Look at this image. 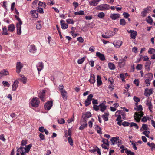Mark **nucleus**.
<instances>
[{
    "label": "nucleus",
    "mask_w": 155,
    "mask_h": 155,
    "mask_svg": "<svg viewBox=\"0 0 155 155\" xmlns=\"http://www.w3.org/2000/svg\"><path fill=\"white\" fill-rule=\"evenodd\" d=\"M105 15L103 12H100L97 15V16L100 18H103L105 16Z\"/></svg>",
    "instance_id": "46"
},
{
    "label": "nucleus",
    "mask_w": 155,
    "mask_h": 155,
    "mask_svg": "<svg viewBox=\"0 0 155 155\" xmlns=\"http://www.w3.org/2000/svg\"><path fill=\"white\" fill-rule=\"evenodd\" d=\"M96 55L98 57L101 61H104L105 60V57L104 55L99 52H97L96 53Z\"/></svg>",
    "instance_id": "22"
},
{
    "label": "nucleus",
    "mask_w": 155,
    "mask_h": 155,
    "mask_svg": "<svg viewBox=\"0 0 155 155\" xmlns=\"http://www.w3.org/2000/svg\"><path fill=\"white\" fill-rule=\"evenodd\" d=\"M15 29V27L13 24L10 25L8 27V30L11 32H13Z\"/></svg>",
    "instance_id": "30"
},
{
    "label": "nucleus",
    "mask_w": 155,
    "mask_h": 155,
    "mask_svg": "<svg viewBox=\"0 0 155 155\" xmlns=\"http://www.w3.org/2000/svg\"><path fill=\"white\" fill-rule=\"evenodd\" d=\"M120 24L122 25H124L126 24L125 21L124 19H122L120 20Z\"/></svg>",
    "instance_id": "61"
},
{
    "label": "nucleus",
    "mask_w": 155,
    "mask_h": 155,
    "mask_svg": "<svg viewBox=\"0 0 155 155\" xmlns=\"http://www.w3.org/2000/svg\"><path fill=\"white\" fill-rule=\"evenodd\" d=\"M121 110H118L115 113V116L117 117L116 120H120V119H121Z\"/></svg>",
    "instance_id": "19"
},
{
    "label": "nucleus",
    "mask_w": 155,
    "mask_h": 155,
    "mask_svg": "<svg viewBox=\"0 0 155 155\" xmlns=\"http://www.w3.org/2000/svg\"><path fill=\"white\" fill-rule=\"evenodd\" d=\"M85 59V57H84L81 58L79 59L78 61V63L79 64H82Z\"/></svg>",
    "instance_id": "44"
},
{
    "label": "nucleus",
    "mask_w": 155,
    "mask_h": 155,
    "mask_svg": "<svg viewBox=\"0 0 155 155\" xmlns=\"http://www.w3.org/2000/svg\"><path fill=\"white\" fill-rule=\"evenodd\" d=\"M108 66L109 68L111 70H113L115 69V65L113 63H109L108 64Z\"/></svg>",
    "instance_id": "35"
},
{
    "label": "nucleus",
    "mask_w": 155,
    "mask_h": 155,
    "mask_svg": "<svg viewBox=\"0 0 155 155\" xmlns=\"http://www.w3.org/2000/svg\"><path fill=\"white\" fill-rule=\"evenodd\" d=\"M18 83L19 82L17 80H16L15 81L12 86L13 91H15L16 90L18 86Z\"/></svg>",
    "instance_id": "26"
},
{
    "label": "nucleus",
    "mask_w": 155,
    "mask_h": 155,
    "mask_svg": "<svg viewBox=\"0 0 155 155\" xmlns=\"http://www.w3.org/2000/svg\"><path fill=\"white\" fill-rule=\"evenodd\" d=\"M52 106V102L51 101H50L45 104L44 107L46 110H48L51 108Z\"/></svg>",
    "instance_id": "10"
},
{
    "label": "nucleus",
    "mask_w": 155,
    "mask_h": 155,
    "mask_svg": "<svg viewBox=\"0 0 155 155\" xmlns=\"http://www.w3.org/2000/svg\"><path fill=\"white\" fill-rule=\"evenodd\" d=\"M93 97V95L91 94H89L87 98L85 100L84 102V104L86 106H88L91 104V101L92 100V98Z\"/></svg>",
    "instance_id": "5"
},
{
    "label": "nucleus",
    "mask_w": 155,
    "mask_h": 155,
    "mask_svg": "<svg viewBox=\"0 0 155 155\" xmlns=\"http://www.w3.org/2000/svg\"><path fill=\"white\" fill-rule=\"evenodd\" d=\"M61 95L62 96L63 99L66 100L67 99V93L65 90H64L63 91H61Z\"/></svg>",
    "instance_id": "28"
},
{
    "label": "nucleus",
    "mask_w": 155,
    "mask_h": 155,
    "mask_svg": "<svg viewBox=\"0 0 155 155\" xmlns=\"http://www.w3.org/2000/svg\"><path fill=\"white\" fill-rule=\"evenodd\" d=\"M148 128V125L147 124H142V127L140 129V131H142L143 130H147Z\"/></svg>",
    "instance_id": "42"
},
{
    "label": "nucleus",
    "mask_w": 155,
    "mask_h": 155,
    "mask_svg": "<svg viewBox=\"0 0 155 155\" xmlns=\"http://www.w3.org/2000/svg\"><path fill=\"white\" fill-rule=\"evenodd\" d=\"M125 152L128 155H132L134 153L133 152H131L130 150H128L127 148H125Z\"/></svg>",
    "instance_id": "54"
},
{
    "label": "nucleus",
    "mask_w": 155,
    "mask_h": 155,
    "mask_svg": "<svg viewBox=\"0 0 155 155\" xmlns=\"http://www.w3.org/2000/svg\"><path fill=\"white\" fill-rule=\"evenodd\" d=\"M91 116V114L90 112H87L84 115L83 119L84 120H86L87 118L90 117Z\"/></svg>",
    "instance_id": "33"
},
{
    "label": "nucleus",
    "mask_w": 155,
    "mask_h": 155,
    "mask_svg": "<svg viewBox=\"0 0 155 155\" xmlns=\"http://www.w3.org/2000/svg\"><path fill=\"white\" fill-rule=\"evenodd\" d=\"M134 83L137 86L139 85V81L138 79H135L134 81Z\"/></svg>",
    "instance_id": "62"
},
{
    "label": "nucleus",
    "mask_w": 155,
    "mask_h": 155,
    "mask_svg": "<svg viewBox=\"0 0 155 155\" xmlns=\"http://www.w3.org/2000/svg\"><path fill=\"white\" fill-rule=\"evenodd\" d=\"M151 63L150 61H148L146 63L145 65V67L146 69L148 71L150 70V66L151 65Z\"/></svg>",
    "instance_id": "41"
},
{
    "label": "nucleus",
    "mask_w": 155,
    "mask_h": 155,
    "mask_svg": "<svg viewBox=\"0 0 155 155\" xmlns=\"http://www.w3.org/2000/svg\"><path fill=\"white\" fill-rule=\"evenodd\" d=\"M109 115V114L108 113H105L104 114L102 115V117L104 121H106L108 120V116Z\"/></svg>",
    "instance_id": "38"
},
{
    "label": "nucleus",
    "mask_w": 155,
    "mask_h": 155,
    "mask_svg": "<svg viewBox=\"0 0 155 155\" xmlns=\"http://www.w3.org/2000/svg\"><path fill=\"white\" fill-rule=\"evenodd\" d=\"M87 124H86V123L84 124L81 125L79 127V129L80 130H81L84 129L87 127Z\"/></svg>",
    "instance_id": "58"
},
{
    "label": "nucleus",
    "mask_w": 155,
    "mask_h": 155,
    "mask_svg": "<svg viewBox=\"0 0 155 155\" xmlns=\"http://www.w3.org/2000/svg\"><path fill=\"white\" fill-rule=\"evenodd\" d=\"M15 17L16 19L18 20V22L17 24H21L22 23V22L19 18L17 15H15Z\"/></svg>",
    "instance_id": "60"
},
{
    "label": "nucleus",
    "mask_w": 155,
    "mask_h": 155,
    "mask_svg": "<svg viewBox=\"0 0 155 155\" xmlns=\"http://www.w3.org/2000/svg\"><path fill=\"white\" fill-rule=\"evenodd\" d=\"M66 22L69 24H73L74 21L72 19L69 18L66 20Z\"/></svg>",
    "instance_id": "48"
},
{
    "label": "nucleus",
    "mask_w": 155,
    "mask_h": 155,
    "mask_svg": "<svg viewBox=\"0 0 155 155\" xmlns=\"http://www.w3.org/2000/svg\"><path fill=\"white\" fill-rule=\"evenodd\" d=\"M127 56H125L123 58H121L119 59V61L118 62L119 65H120L123 64L124 65L125 64V62L127 60Z\"/></svg>",
    "instance_id": "12"
},
{
    "label": "nucleus",
    "mask_w": 155,
    "mask_h": 155,
    "mask_svg": "<svg viewBox=\"0 0 155 155\" xmlns=\"http://www.w3.org/2000/svg\"><path fill=\"white\" fill-rule=\"evenodd\" d=\"M58 89L60 91V92L61 91H63L64 90V87L62 84H60L58 87Z\"/></svg>",
    "instance_id": "50"
},
{
    "label": "nucleus",
    "mask_w": 155,
    "mask_h": 155,
    "mask_svg": "<svg viewBox=\"0 0 155 155\" xmlns=\"http://www.w3.org/2000/svg\"><path fill=\"white\" fill-rule=\"evenodd\" d=\"M8 71L6 69H3L0 72V79L2 77L9 75Z\"/></svg>",
    "instance_id": "11"
},
{
    "label": "nucleus",
    "mask_w": 155,
    "mask_h": 155,
    "mask_svg": "<svg viewBox=\"0 0 155 155\" xmlns=\"http://www.w3.org/2000/svg\"><path fill=\"white\" fill-rule=\"evenodd\" d=\"M120 17L118 14H111L110 15V17L114 20L117 19Z\"/></svg>",
    "instance_id": "18"
},
{
    "label": "nucleus",
    "mask_w": 155,
    "mask_h": 155,
    "mask_svg": "<svg viewBox=\"0 0 155 155\" xmlns=\"http://www.w3.org/2000/svg\"><path fill=\"white\" fill-rule=\"evenodd\" d=\"M30 13L31 15L32 16L35 18H37L38 17V13L36 10H32L30 12Z\"/></svg>",
    "instance_id": "17"
},
{
    "label": "nucleus",
    "mask_w": 155,
    "mask_h": 155,
    "mask_svg": "<svg viewBox=\"0 0 155 155\" xmlns=\"http://www.w3.org/2000/svg\"><path fill=\"white\" fill-rule=\"evenodd\" d=\"M147 144L150 147L152 150H153L154 149H155V144L154 143H150L149 142L147 143Z\"/></svg>",
    "instance_id": "39"
},
{
    "label": "nucleus",
    "mask_w": 155,
    "mask_h": 155,
    "mask_svg": "<svg viewBox=\"0 0 155 155\" xmlns=\"http://www.w3.org/2000/svg\"><path fill=\"white\" fill-rule=\"evenodd\" d=\"M100 110L101 111L103 112L106 109L107 106L103 103H101L99 105Z\"/></svg>",
    "instance_id": "24"
},
{
    "label": "nucleus",
    "mask_w": 155,
    "mask_h": 155,
    "mask_svg": "<svg viewBox=\"0 0 155 155\" xmlns=\"http://www.w3.org/2000/svg\"><path fill=\"white\" fill-rule=\"evenodd\" d=\"M151 80H149L146 79L145 80V83L147 87H148L150 85V81Z\"/></svg>",
    "instance_id": "57"
},
{
    "label": "nucleus",
    "mask_w": 155,
    "mask_h": 155,
    "mask_svg": "<svg viewBox=\"0 0 155 155\" xmlns=\"http://www.w3.org/2000/svg\"><path fill=\"white\" fill-rule=\"evenodd\" d=\"M122 42L120 40L115 41L113 43L114 46L117 48H119L122 45Z\"/></svg>",
    "instance_id": "16"
},
{
    "label": "nucleus",
    "mask_w": 155,
    "mask_h": 155,
    "mask_svg": "<svg viewBox=\"0 0 155 155\" xmlns=\"http://www.w3.org/2000/svg\"><path fill=\"white\" fill-rule=\"evenodd\" d=\"M102 142L103 143V144H106L107 146H109V142L108 140L105 139H103L102 140Z\"/></svg>",
    "instance_id": "55"
},
{
    "label": "nucleus",
    "mask_w": 155,
    "mask_h": 155,
    "mask_svg": "<svg viewBox=\"0 0 155 155\" xmlns=\"http://www.w3.org/2000/svg\"><path fill=\"white\" fill-rule=\"evenodd\" d=\"M153 90L152 89H146L144 91V95L146 97H148L152 94Z\"/></svg>",
    "instance_id": "15"
},
{
    "label": "nucleus",
    "mask_w": 155,
    "mask_h": 155,
    "mask_svg": "<svg viewBox=\"0 0 155 155\" xmlns=\"http://www.w3.org/2000/svg\"><path fill=\"white\" fill-rule=\"evenodd\" d=\"M38 0H35L32 2V7L33 8H35L36 7L37 4L38 2Z\"/></svg>",
    "instance_id": "49"
},
{
    "label": "nucleus",
    "mask_w": 155,
    "mask_h": 155,
    "mask_svg": "<svg viewBox=\"0 0 155 155\" xmlns=\"http://www.w3.org/2000/svg\"><path fill=\"white\" fill-rule=\"evenodd\" d=\"M133 126L134 127L137 129H138L139 128V127L136 123L134 122H131L130 123V127H131Z\"/></svg>",
    "instance_id": "45"
},
{
    "label": "nucleus",
    "mask_w": 155,
    "mask_h": 155,
    "mask_svg": "<svg viewBox=\"0 0 155 155\" xmlns=\"http://www.w3.org/2000/svg\"><path fill=\"white\" fill-rule=\"evenodd\" d=\"M109 5L105 4H101L96 7V9L97 10L100 11L107 10L109 9Z\"/></svg>",
    "instance_id": "2"
},
{
    "label": "nucleus",
    "mask_w": 155,
    "mask_h": 155,
    "mask_svg": "<svg viewBox=\"0 0 155 155\" xmlns=\"http://www.w3.org/2000/svg\"><path fill=\"white\" fill-rule=\"evenodd\" d=\"M151 98H148L146 100L145 103L146 105L148 107V109L150 112H152V110L153 109V106L152 105V103L151 102Z\"/></svg>",
    "instance_id": "3"
},
{
    "label": "nucleus",
    "mask_w": 155,
    "mask_h": 155,
    "mask_svg": "<svg viewBox=\"0 0 155 155\" xmlns=\"http://www.w3.org/2000/svg\"><path fill=\"white\" fill-rule=\"evenodd\" d=\"M39 100L38 98L37 97L33 98L31 101V106L34 107H37L39 104Z\"/></svg>",
    "instance_id": "4"
},
{
    "label": "nucleus",
    "mask_w": 155,
    "mask_h": 155,
    "mask_svg": "<svg viewBox=\"0 0 155 155\" xmlns=\"http://www.w3.org/2000/svg\"><path fill=\"white\" fill-rule=\"evenodd\" d=\"M119 140V137H113L111 138L110 141L112 143V145L116 144L118 142Z\"/></svg>",
    "instance_id": "13"
},
{
    "label": "nucleus",
    "mask_w": 155,
    "mask_h": 155,
    "mask_svg": "<svg viewBox=\"0 0 155 155\" xmlns=\"http://www.w3.org/2000/svg\"><path fill=\"white\" fill-rule=\"evenodd\" d=\"M135 109L138 112L135 113L134 117L136 121L139 122L141 117L143 115V112H142L143 110L142 107L141 105H139L137 106L135 108Z\"/></svg>",
    "instance_id": "1"
},
{
    "label": "nucleus",
    "mask_w": 155,
    "mask_h": 155,
    "mask_svg": "<svg viewBox=\"0 0 155 155\" xmlns=\"http://www.w3.org/2000/svg\"><path fill=\"white\" fill-rule=\"evenodd\" d=\"M32 146V144H30L26 146L25 148V153H28Z\"/></svg>",
    "instance_id": "31"
},
{
    "label": "nucleus",
    "mask_w": 155,
    "mask_h": 155,
    "mask_svg": "<svg viewBox=\"0 0 155 155\" xmlns=\"http://www.w3.org/2000/svg\"><path fill=\"white\" fill-rule=\"evenodd\" d=\"M127 31L128 33H130V37L131 38L135 39L136 38L137 35V32L136 31H134L133 30H127Z\"/></svg>",
    "instance_id": "8"
},
{
    "label": "nucleus",
    "mask_w": 155,
    "mask_h": 155,
    "mask_svg": "<svg viewBox=\"0 0 155 155\" xmlns=\"http://www.w3.org/2000/svg\"><path fill=\"white\" fill-rule=\"evenodd\" d=\"M148 23L152 24L153 22V21L151 18L150 16H148L146 19Z\"/></svg>",
    "instance_id": "51"
},
{
    "label": "nucleus",
    "mask_w": 155,
    "mask_h": 155,
    "mask_svg": "<svg viewBox=\"0 0 155 155\" xmlns=\"http://www.w3.org/2000/svg\"><path fill=\"white\" fill-rule=\"evenodd\" d=\"M97 85L98 86H99L101 85L102 83V82L101 80V77L99 75H97Z\"/></svg>",
    "instance_id": "34"
},
{
    "label": "nucleus",
    "mask_w": 155,
    "mask_h": 155,
    "mask_svg": "<svg viewBox=\"0 0 155 155\" xmlns=\"http://www.w3.org/2000/svg\"><path fill=\"white\" fill-rule=\"evenodd\" d=\"M36 66L38 71L39 72L43 69L44 65L42 62H39L37 64Z\"/></svg>",
    "instance_id": "21"
},
{
    "label": "nucleus",
    "mask_w": 155,
    "mask_h": 155,
    "mask_svg": "<svg viewBox=\"0 0 155 155\" xmlns=\"http://www.w3.org/2000/svg\"><path fill=\"white\" fill-rule=\"evenodd\" d=\"M46 91V90H43L41 91L39 93L38 97L43 101H45L44 96Z\"/></svg>",
    "instance_id": "7"
},
{
    "label": "nucleus",
    "mask_w": 155,
    "mask_h": 155,
    "mask_svg": "<svg viewBox=\"0 0 155 155\" xmlns=\"http://www.w3.org/2000/svg\"><path fill=\"white\" fill-rule=\"evenodd\" d=\"M149 54H151L155 53V49L152 48H150L148 51Z\"/></svg>",
    "instance_id": "56"
},
{
    "label": "nucleus",
    "mask_w": 155,
    "mask_h": 155,
    "mask_svg": "<svg viewBox=\"0 0 155 155\" xmlns=\"http://www.w3.org/2000/svg\"><path fill=\"white\" fill-rule=\"evenodd\" d=\"M58 122L60 124H63L65 123V120L63 118L59 119L58 120Z\"/></svg>",
    "instance_id": "59"
},
{
    "label": "nucleus",
    "mask_w": 155,
    "mask_h": 155,
    "mask_svg": "<svg viewBox=\"0 0 155 155\" xmlns=\"http://www.w3.org/2000/svg\"><path fill=\"white\" fill-rule=\"evenodd\" d=\"M2 34L3 35H8V31L6 27L5 26L2 28Z\"/></svg>",
    "instance_id": "40"
},
{
    "label": "nucleus",
    "mask_w": 155,
    "mask_h": 155,
    "mask_svg": "<svg viewBox=\"0 0 155 155\" xmlns=\"http://www.w3.org/2000/svg\"><path fill=\"white\" fill-rule=\"evenodd\" d=\"M145 77L147 79L152 80L153 77V75L152 73H149L145 74Z\"/></svg>",
    "instance_id": "32"
},
{
    "label": "nucleus",
    "mask_w": 155,
    "mask_h": 155,
    "mask_svg": "<svg viewBox=\"0 0 155 155\" xmlns=\"http://www.w3.org/2000/svg\"><path fill=\"white\" fill-rule=\"evenodd\" d=\"M37 49L34 45H31L30 46V48L29 50V52L31 53H34L36 51Z\"/></svg>",
    "instance_id": "27"
},
{
    "label": "nucleus",
    "mask_w": 155,
    "mask_h": 155,
    "mask_svg": "<svg viewBox=\"0 0 155 155\" xmlns=\"http://www.w3.org/2000/svg\"><path fill=\"white\" fill-rule=\"evenodd\" d=\"M95 129L97 131V133L100 134H102L101 131V129L100 127L97 125H95Z\"/></svg>",
    "instance_id": "36"
},
{
    "label": "nucleus",
    "mask_w": 155,
    "mask_h": 155,
    "mask_svg": "<svg viewBox=\"0 0 155 155\" xmlns=\"http://www.w3.org/2000/svg\"><path fill=\"white\" fill-rule=\"evenodd\" d=\"M99 1L98 0H93L92 1H90L89 3L91 6H96L98 4Z\"/></svg>",
    "instance_id": "29"
},
{
    "label": "nucleus",
    "mask_w": 155,
    "mask_h": 155,
    "mask_svg": "<svg viewBox=\"0 0 155 155\" xmlns=\"http://www.w3.org/2000/svg\"><path fill=\"white\" fill-rule=\"evenodd\" d=\"M75 15H83L84 14V12L83 11L81 10L78 12H76L74 13Z\"/></svg>",
    "instance_id": "52"
},
{
    "label": "nucleus",
    "mask_w": 155,
    "mask_h": 155,
    "mask_svg": "<svg viewBox=\"0 0 155 155\" xmlns=\"http://www.w3.org/2000/svg\"><path fill=\"white\" fill-rule=\"evenodd\" d=\"M151 7H147L145 8L141 13V15L142 17L145 16L147 14L149 13L150 11Z\"/></svg>",
    "instance_id": "9"
},
{
    "label": "nucleus",
    "mask_w": 155,
    "mask_h": 155,
    "mask_svg": "<svg viewBox=\"0 0 155 155\" xmlns=\"http://www.w3.org/2000/svg\"><path fill=\"white\" fill-rule=\"evenodd\" d=\"M115 34V32H113L110 31H107L106 33V34H107L108 36H109V38L110 37L114 36Z\"/></svg>",
    "instance_id": "37"
},
{
    "label": "nucleus",
    "mask_w": 155,
    "mask_h": 155,
    "mask_svg": "<svg viewBox=\"0 0 155 155\" xmlns=\"http://www.w3.org/2000/svg\"><path fill=\"white\" fill-rule=\"evenodd\" d=\"M54 4V2L53 1L51 0H48V2H47V4L48 5H52Z\"/></svg>",
    "instance_id": "63"
},
{
    "label": "nucleus",
    "mask_w": 155,
    "mask_h": 155,
    "mask_svg": "<svg viewBox=\"0 0 155 155\" xmlns=\"http://www.w3.org/2000/svg\"><path fill=\"white\" fill-rule=\"evenodd\" d=\"M38 5L39 6H43L44 8H45L46 6V4L45 2H41V1L39 2Z\"/></svg>",
    "instance_id": "47"
},
{
    "label": "nucleus",
    "mask_w": 155,
    "mask_h": 155,
    "mask_svg": "<svg viewBox=\"0 0 155 155\" xmlns=\"http://www.w3.org/2000/svg\"><path fill=\"white\" fill-rule=\"evenodd\" d=\"M23 67V64L22 63L20 62H17L16 65V72L18 74L19 73Z\"/></svg>",
    "instance_id": "6"
},
{
    "label": "nucleus",
    "mask_w": 155,
    "mask_h": 155,
    "mask_svg": "<svg viewBox=\"0 0 155 155\" xmlns=\"http://www.w3.org/2000/svg\"><path fill=\"white\" fill-rule=\"evenodd\" d=\"M89 82L91 84H94L95 82V76L93 74H91L90 76V78L89 80Z\"/></svg>",
    "instance_id": "23"
},
{
    "label": "nucleus",
    "mask_w": 155,
    "mask_h": 155,
    "mask_svg": "<svg viewBox=\"0 0 155 155\" xmlns=\"http://www.w3.org/2000/svg\"><path fill=\"white\" fill-rule=\"evenodd\" d=\"M20 76L21 78L18 79V80L22 82L23 84H25L26 82V78L23 75H20Z\"/></svg>",
    "instance_id": "25"
},
{
    "label": "nucleus",
    "mask_w": 155,
    "mask_h": 155,
    "mask_svg": "<svg viewBox=\"0 0 155 155\" xmlns=\"http://www.w3.org/2000/svg\"><path fill=\"white\" fill-rule=\"evenodd\" d=\"M60 24L62 29H65L68 28V25L65 23L64 21L63 20H61Z\"/></svg>",
    "instance_id": "20"
},
{
    "label": "nucleus",
    "mask_w": 155,
    "mask_h": 155,
    "mask_svg": "<svg viewBox=\"0 0 155 155\" xmlns=\"http://www.w3.org/2000/svg\"><path fill=\"white\" fill-rule=\"evenodd\" d=\"M41 22V21H38L37 22L38 23L37 24L36 28L37 30H40L41 29V25L40 23Z\"/></svg>",
    "instance_id": "43"
},
{
    "label": "nucleus",
    "mask_w": 155,
    "mask_h": 155,
    "mask_svg": "<svg viewBox=\"0 0 155 155\" xmlns=\"http://www.w3.org/2000/svg\"><path fill=\"white\" fill-rule=\"evenodd\" d=\"M142 68V65L141 64H139L137 65L136 66V69L138 70H141Z\"/></svg>",
    "instance_id": "64"
},
{
    "label": "nucleus",
    "mask_w": 155,
    "mask_h": 155,
    "mask_svg": "<svg viewBox=\"0 0 155 155\" xmlns=\"http://www.w3.org/2000/svg\"><path fill=\"white\" fill-rule=\"evenodd\" d=\"M2 84L5 87L6 86L8 87L10 86V84L6 81H3Z\"/></svg>",
    "instance_id": "53"
},
{
    "label": "nucleus",
    "mask_w": 155,
    "mask_h": 155,
    "mask_svg": "<svg viewBox=\"0 0 155 155\" xmlns=\"http://www.w3.org/2000/svg\"><path fill=\"white\" fill-rule=\"evenodd\" d=\"M22 23L17 24L16 27L17 28V34L18 35H20L21 33V26Z\"/></svg>",
    "instance_id": "14"
}]
</instances>
